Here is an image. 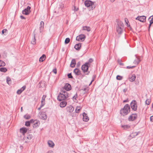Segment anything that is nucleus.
Returning <instances> with one entry per match:
<instances>
[{
  "label": "nucleus",
  "instance_id": "obj_1",
  "mask_svg": "<svg viewBox=\"0 0 153 153\" xmlns=\"http://www.w3.org/2000/svg\"><path fill=\"white\" fill-rule=\"evenodd\" d=\"M130 111V108L129 105L128 104H126L124 107L120 110V114L123 116L127 115Z\"/></svg>",
  "mask_w": 153,
  "mask_h": 153
},
{
  "label": "nucleus",
  "instance_id": "obj_2",
  "mask_svg": "<svg viewBox=\"0 0 153 153\" xmlns=\"http://www.w3.org/2000/svg\"><path fill=\"white\" fill-rule=\"evenodd\" d=\"M85 5L88 7H90V10L94 9L95 7L96 4L95 2H93L90 0H87L85 1Z\"/></svg>",
  "mask_w": 153,
  "mask_h": 153
},
{
  "label": "nucleus",
  "instance_id": "obj_3",
  "mask_svg": "<svg viewBox=\"0 0 153 153\" xmlns=\"http://www.w3.org/2000/svg\"><path fill=\"white\" fill-rule=\"evenodd\" d=\"M116 28L117 31L118 33L120 34L123 30V24L120 21L118 22Z\"/></svg>",
  "mask_w": 153,
  "mask_h": 153
},
{
  "label": "nucleus",
  "instance_id": "obj_4",
  "mask_svg": "<svg viewBox=\"0 0 153 153\" xmlns=\"http://www.w3.org/2000/svg\"><path fill=\"white\" fill-rule=\"evenodd\" d=\"M137 103L135 100L132 101L131 103V107L132 109L134 111H136L137 108Z\"/></svg>",
  "mask_w": 153,
  "mask_h": 153
},
{
  "label": "nucleus",
  "instance_id": "obj_5",
  "mask_svg": "<svg viewBox=\"0 0 153 153\" xmlns=\"http://www.w3.org/2000/svg\"><path fill=\"white\" fill-rule=\"evenodd\" d=\"M39 115L41 119L43 120H45L47 119V116L46 113L44 112L40 111Z\"/></svg>",
  "mask_w": 153,
  "mask_h": 153
},
{
  "label": "nucleus",
  "instance_id": "obj_6",
  "mask_svg": "<svg viewBox=\"0 0 153 153\" xmlns=\"http://www.w3.org/2000/svg\"><path fill=\"white\" fill-rule=\"evenodd\" d=\"M30 7L29 6H28L27 8H25L24 10L22 11V13L23 14L25 15H28L30 12Z\"/></svg>",
  "mask_w": 153,
  "mask_h": 153
},
{
  "label": "nucleus",
  "instance_id": "obj_7",
  "mask_svg": "<svg viewBox=\"0 0 153 153\" xmlns=\"http://www.w3.org/2000/svg\"><path fill=\"white\" fill-rule=\"evenodd\" d=\"M66 99L65 96L61 92L59 94L57 98V99L59 101L65 100Z\"/></svg>",
  "mask_w": 153,
  "mask_h": 153
},
{
  "label": "nucleus",
  "instance_id": "obj_8",
  "mask_svg": "<svg viewBox=\"0 0 153 153\" xmlns=\"http://www.w3.org/2000/svg\"><path fill=\"white\" fill-rule=\"evenodd\" d=\"M88 63H85L82 66V69L84 73L87 72L88 70Z\"/></svg>",
  "mask_w": 153,
  "mask_h": 153
},
{
  "label": "nucleus",
  "instance_id": "obj_9",
  "mask_svg": "<svg viewBox=\"0 0 153 153\" xmlns=\"http://www.w3.org/2000/svg\"><path fill=\"white\" fill-rule=\"evenodd\" d=\"M137 114H132L128 117L129 121H133L137 117Z\"/></svg>",
  "mask_w": 153,
  "mask_h": 153
},
{
  "label": "nucleus",
  "instance_id": "obj_10",
  "mask_svg": "<svg viewBox=\"0 0 153 153\" xmlns=\"http://www.w3.org/2000/svg\"><path fill=\"white\" fill-rule=\"evenodd\" d=\"M146 19V16H144L137 17L136 18V20H138L142 22H144L145 21Z\"/></svg>",
  "mask_w": 153,
  "mask_h": 153
},
{
  "label": "nucleus",
  "instance_id": "obj_11",
  "mask_svg": "<svg viewBox=\"0 0 153 153\" xmlns=\"http://www.w3.org/2000/svg\"><path fill=\"white\" fill-rule=\"evenodd\" d=\"M83 120L84 121L87 122L89 120V117L87 115V114L85 112H83L82 114Z\"/></svg>",
  "mask_w": 153,
  "mask_h": 153
},
{
  "label": "nucleus",
  "instance_id": "obj_12",
  "mask_svg": "<svg viewBox=\"0 0 153 153\" xmlns=\"http://www.w3.org/2000/svg\"><path fill=\"white\" fill-rule=\"evenodd\" d=\"M66 110L67 112L71 113L73 111L74 108L72 106L70 105L67 107Z\"/></svg>",
  "mask_w": 153,
  "mask_h": 153
},
{
  "label": "nucleus",
  "instance_id": "obj_13",
  "mask_svg": "<svg viewBox=\"0 0 153 153\" xmlns=\"http://www.w3.org/2000/svg\"><path fill=\"white\" fill-rule=\"evenodd\" d=\"M64 88L66 91H69L71 89V85L69 84L66 83L64 86Z\"/></svg>",
  "mask_w": 153,
  "mask_h": 153
},
{
  "label": "nucleus",
  "instance_id": "obj_14",
  "mask_svg": "<svg viewBox=\"0 0 153 153\" xmlns=\"http://www.w3.org/2000/svg\"><path fill=\"white\" fill-rule=\"evenodd\" d=\"M40 123L39 121L34 120L33 121V127L36 128L38 126L40 125Z\"/></svg>",
  "mask_w": 153,
  "mask_h": 153
},
{
  "label": "nucleus",
  "instance_id": "obj_15",
  "mask_svg": "<svg viewBox=\"0 0 153 153\" xmlns=\"http://www.w3.org/2000/svg\"><path fill=\"white\" fill-rule=\"evenodd\" d=\"M26 86L24 85L17 91L16 93L18 94H20L25 89Z\"/></svg>",
  "mask_w": 153,
  "mask_h": 153
},
{
  "label": "nucleus",
  "instance_id": "obj_16",
  "mask_svg": "<svg viewBox=\"0 0 153 153\" xmlns=\"http://www.w3.org/2000/svg\"><path fill=\"white\" fill-rule=\"evenodd\" d=\"M135 56L136 59L134 60L133 63L137 65L140 62V60L139 58L137 56V55H135Z\"/></svg>",
  "mask_w": 153,
  "mask_h": 153
},
{
  "label": "nucleus",
  "instance_id": "obj_17",
  "mask_svg": "<svg viewBox=\"0 0 153 153\" xmlns=\"http://www.w3.org/2000/svg\"><path fill=\"white\" fill-rule=\"evenodd\" d=\"M33 137V135L32 134H28L27 136L25 137L24 139H27V140L25 141L26 143H28L29 142V140H31Z\"/></svg>",
  "mask_w": 153,
  "mask_h": 153
},
{
  "label": "nucleus",
  "instance_id": "obj_18",
  "mask_svg": "<svg viewBox=\"0 0 153 153\" xmlns=\"http://www.w3.org/2000/svg\"><path fill=\"white\" fill-rule=\"evenodd\" d=\"M74 72L76 75H79L81 74L80 70L77 68H75L74 70Z\"/></svg>",
  "mask_w": 153,
  "mask_h": 153
},
{
  "label": "nucleus",
  "instance_id": "obj_19",
  "mask_svg": "<svg viewBox=\"0 0 153 153\" xmlns=\"http://www.w3.org/2000/svg\"><path fill=\"white\" fill-rule=\"evenodd\" d=\"M67 104V102L63 100L59 104V106L63 108L66 106Z\"/></svg>",
  "mask_w": 153,
  "mask_h": 153
},
{
  "label": "nucleus",
  "instance_id": "obj_20",
  "mask_svg": "<svg viewBox=\"0 0 153 153\" xmlns=\"http://www.w3.org/2000/svg\"><path fill=\"white\" fill-rule=\"evenodd\" d=\"M136 78V76L135 74H133L129 77V80L131 82L134 81Z\"/></svg>",
  "mask_w": 153,
  "mask_h": 153
},
{
  "label": "nucleus",
  "instance_id": "obj_21",
  "mask_svg": "<svg viewBox=\"0 0 153 153\" xmlns=\"http://www.w3.org/2000/svg\"><path fill=\"white\" fill-rule=\"evenodd\" d=\"M27 130L26 128H22L20 129V131L21 133H22L23 135L26 133Z\"/></svg>",
  "mask_w": 153,
  "mask_h": 153
},
{
  "label": "nucleus",
  "instance_id": "obj_22",
  "mask_svg": "<svg viewBox=\"0 0 153 153\" xmlns=\"http://www.w3.org/2000/svg\"><path fill=\"white\" fill-rule=\"evenodd\" d=\"M44 27V23L42 21L40 22L39 27V30L40 33L42 31V30L43 29Z\"/></svg>",
  "mask_w": 153,
  "mask_h": 153
},
{
  "label": "nucleus",
  "instance_id": "obj_23",
  "mask_svg": "<svg viewBox=\"0 0 153 153\" xmlns=\"http://www.w3.org/2000/svg\"><path fill=\"white\" fill-rule=\"evenodd\" d=\"M76 64V60L74 59H73L70 64V66L72 68H74L75 67Z\"/></svg>",
  "mask_w": 153,
  "mask_h": 153
},
{
  "label": "nucleus",
  "instance_id": "obj_24",
  "mask_svg": "<svg viewBox=\"0 0 153 153\" xmlns=\"http://www.w3.org/2000/svg\"><path fill=\"white\" fill-rule=\"evenodd\" d=\"M35 35V34L34 33L33 35V38L31 41V43L33 45H35L36 44Z\"/></svg>",
  "mask_w": 153,
  "mask_h": 153
},
{
  "label": "nucleus",
  "instance_id": "obj_25",
  "mask_svg": "<svg viewBox=\"0 0 153 153\" xmlns=\"http://www.w3.org/2000/svg\"><path fill=\"white\" fill-rule=\"evenodd\" d=\"M46 58V56L45 54H43L42 56L39 58V61L42 62L45 60Z\"/></svg>",
  "mask_w": 153,
  "mask_h": 153
},
{
  "label": "nucleus",
  "instance_id": "obj_26",
  "mask_svg": "<svg viewBox=\"0 0 153 153\" xmlns=\"http://www.w3.org/2000/svg\"><path fill=\"white\" fill-rule=\"evenodd\" d=\"M48 146L51 147H53L54 145V144L53 142L51 140H49L48 142Z\"/></svg>",
  "mask_w": 153,
  "mask_h": 153
},
{
  "label": "nucleus",
  "instance_id": "obj_27",
  "mask_svg": "<svg viewBox=\"0 0 153 153\" xmlns=\"http://www.w3.org/2000/svg\"><path fill=\"white\" fill-rule=\"evenodd\" d=\"M81 47V45L80 43L75 45L74 46L76 50H79Z\"/></svg>",
  "mask_w": 153,
  "mask_h": 153
},
{
  "label": "nucleus",
  "instance_id": "obj_28",
  "mask_svg": "<svg viewBox=\"0 0 153 153\" xmlns=\"http://www.w3.org/2000/svg\"><path fill=\"white\" fill-rule=\"evenodd\" d=\"M83 30L89 32L91 30V28L89 27L84 26L83 27Z\"/></svg>",
  "mask_w": 153,
  "mask_h": 153
},
{
  "label": "nucleus",
  "instance_id": "obj_29",
  "mask_svg": "<svg viewBox=\"0 0 153 153\" xmlns=\"http://www.w3.org/2000/svg\"><path fill=\"white\" fill-rule=\"evenodd\" d=\"M79 36L81 41H83L85 38V36L84 34H81L79 35Z\"/></svg>",
  "mask_w": 153,
  "mask_h": 153
},
{
  "label": "nucleus",
  "instance_id": "obj_30",
  "mask_svg": "<svg viewBox=\"0 0 153 153\" xmlns=\"http://www.w3.org/2000/svg\"><path fill=\"white\" fill-rule=\"evenodd\" d=\"M61 92L64 95V96H65L66 98L68 97V94L66 91H62Z\"/></svg>",
  "mask_w": 153,
  "mask_h": 153
},
{
  "label": "nucleus",
  "instance_id": "obj_31",
  "mask_svg": "<svg viewBox=\"0 0 153 153\" xmlns=\"http://www.w3.org/2000/svg\"><path fill=\"white\" fill-rule=\"evenodd\" d=\"M121 127L124 129H127L130 128V126L128 125H122Z\"/></svg>",
  "mask_w": 153,
  "mask_h": 153
},
{
  "label": "nucleus",
  "instance_id": "obj_32",
  "mask_svg": "<svg viewBox=\"0 0 153 153\" xmlns=\"http://www.w3.org/2000/svg\"><path fill=\"white\" fill-rule=\"evenodd\" d=\"M6 81L7 83L9 85L11 84V79L9 77H7L6 78Z\"/></svg>",
  "mask_w": 153,
  "mask_h": 153
},
{
  "label": "nucleus",
  "instance_id": "obj_33",
  "mask_svg": "<svg viewBox=\"0 0 153 153\" xmlns=\"http://www.w3.org/2000/svg\"><path fill=\"white\" fill-rule=\"evenodd\" d=\"M0 71L2 72H5L7 71V69L5 68H0Z\"/></svg>",
  "mask_w": 153,
  "mask_h": 153
},
{
  "label": "nucleus",
  "instance_id": "obj_34",
  "mask_svg": "<svg viewBox=\"0 0 153 153\" xmlns=\"http://www.w3.org/2000/svg\"><path fill=\"white\" fill-rule=\"evenodd\" d=\"M5 63L2 60H0V67H3L5 66Z\"/></svg>",
  "mask_w": 153,
  "mask_h": 153
},
{
  "label": "nucleus",
  "instance_id": "obj_35",
  "mask_svg": "<svg viewBox=\"0 0 153 153\" xmlns=\"http://www.w3.org/2000/svg\"><path fill=\"white\" fill-rule=\"evenodd\" d=\"M70 39L69 38H66L65 39V44H67L70 42Z\"/></svg>",
  "mask_w": 153,
  "mask_h": 153
},
{
  "label": "nucleus",
  "instance_id": "obj_36",
  "mask_svg": "<svg viewBox=\"0 0 153 153\" xmlns=\"http://www.w3.org/2000/svg\"><path fill=\"white\" fill-rule=\"evenodd\" d=\"M46 97V96L45 95H43L42 96V100L41 101V103H42L44 102L45 101V98Z\"/></svg>",
  "mask_w": 153,
  "mask_h": 153
},
{
  "label": "nucleus",
  "instance_id": "obj_37",
  "mask_svg": "<svg viewBox=\"0 0 153 153\" xmlns=\"http://www.w3.org/2000/svg\"><path fill=\"white\" fill-rule=\"evenodd\" d=\"M151 102V100L149 99L145 101L146 104L149 105L150 104Z\"/></svg>",
  "mask_w": 153,
  "mask_h": 153
},
{
  "label": "nucleus",
  "instance_id": "obj_38",
  "mask_svg": "<svg viewBox=\"0 0 153 153\" xmlns=\"http://www.w3.org/2000/svg\"><path fill=\"white\" fill-rule=\"evenodd\" d=\"M24 118L26 119H29L30 118V116L29 115H25L24 116Z\"/></svg>",
  "mask_w": 153,
  "mask_h": 153
},
{
  "label": "nucleus",
  "instance_id": "obj_39",
  "mask_svg": "<svg viewBox=\"0 0 153 153\" xmlns=\"http://www.w3.org/2000/svg\"><path fill=\"white\" fill-rule=\"evenodd\" d=\"M42 84V81H40L39 83V84H38V86L39 88H42L43 86V85Z\"/></svg>",
  "mask_w": 153,
  "mask_h": 153
},
{
  "label": "nucleus",
  "instance_id": "obj_40",
  "mask_svg": "<svg viewBox=\"0 0 153 153\" xmlns=\"http://www.w3.org/2000/svg\"><path fill=\"white\" fill-rule=\"evenodd\" d=\"M122 77L119 75H117L116 77V79L118 80H121L122 79Z\"/></svg>",
  "mask_w": 153,
  "mask_h": 153
},
{
  "label": "nucleus",
  "instance_id": "obj_41",
  "mask_svg": "<svg viewBox=\"0 0 153 153\" xmlns=\"http://www.w3.org/2000/svg\"><path fill=\"white\" fill-rule=\"evenodd\" d=\"M30 124V122L29 121H27L25 122V126H29Z\"/></svg>",
  "mask_w": 153,
  "mask_h": 153
},
{
  "label": "nucleus",
  "instance_id": "obj_42",
  "mask_svg": "<svg viewBox=\"0 0 153 153\" xmlns=\"http://www.w3.org/2000/svg\"><path fill=\"white\" fill-rule=\"evenodd\" d=\"M117 62L119 64L121 65H123V64L121 62V60L120 59H118Z\"/></svg>",
  "mask_w": 153,
  "mask_h": 153
},
{
  "label": "nucleus",
  "instance_id": "obj_43",
  "mask_svg": "<svg viewBox=\"0 0 153 153\" xmlns=\"http://www.w3.org/2000/svg\"><path fill=\"white\" fill-rule=\"evenodd\" d=\"M149 21L150 25H151L153 23V19H151L150 18H149Z\"/></svg>",
  "mask_w": 153,
  "mask_h": 153
},
{
  "label": "nucleus",
  "instance_id": "obj_44",
  "mask_svg": "<svg viewBox=\"0 0 153 153\" xmlns=\"http://www.w3.org/2000/svg\"><path fill=\"white\" fill-rule=\"evenodd\" d=\"M77 97V93H76V94L72 98L73 100H76V98Z\"/></svg>",
  "mask_w": 153,
  "mask_h": 153
},
{
  "label": "nucleus",
  "instance_id": "obj_45",
  "mask_svg": "<svg viewBox=\"0 0 153 153\" xmlns=\"http://www.w3.org/2000/svg\"><path fill=\"white\" fill-rule=\"evenodd\" d=\"M80 110V108H78V109L76 108L75 110V111L76 113H79Z\"/></svg>",
  "mask_w": 153,
  "mask_h": 153
},
{
  "label": "nucleus",
  "instance_id": "obj_46",
  "mask_svg": "<svg viewBox=\"0 0 153 153\" xmlns=\"http://www.w3.org/2000/svg\"><path fill=\"white\" fill-rule=\"evenodd\" d=\"M68 78H72L73 76L71 74V73L68 74Z\"/></svg>",
  "mask_w": 153,
  "mask_h": 153
},
{
  "label": "nucleus",
  "instance_id": "obj_47",
  "mask_svg": "<svg viewBox=\"0 0 153 153\" xmlns=\"http://www.w3.org/2000/svg\"><path fill=\"white\" fill-rule=\"evenodd\" d=\"M76 40L79 41H81L80 39V37L79 36H78L76 37Z\"/></svg>",
  "mask_w": 153,
  "mask_h": 153
},
{
  "label": "nucleus",
  "instance_id": "obj_48",
  "mask_svg": "<svg viewBox=\"0 0 153 153\" xmlns=\"http://www.w3.org/2000/svg\"><path fill=\"white\" fill-rule=\"evenodd\" d=\"M135 67V66H127V68L128 69L132 68H134Z\"/></svg>",
  "mask_w": 153,
  "mask_h": 153
},
{
  "label": "nucleus",
  "instance_id": "obj_49",
  "mask_svg": "<svg viewBox=\"0 0 153 153\" xmlns=\"http://www.w3.org/2000/svg\"><path fill=\"white\" fill-rule=\"evenodd\" d=\"M7 30L6 29H4L2 31V34H4Z\"/></svg>",
  "mask_w": 153,
  "mask_h": 153
},
{
  "label": "nucleus",
  "instance_id": "obj_50",
  "mask_svg": "<svg viewBox=\"0 0 153 153\" xmlns=\"http://www.w3.org/2000/svg\"><path fill=\"white\" fill-rule=\"evenodd\" d=\"M150 120L151 121L153 122V115L150 117Z\"/></svg>",
  "mask_w": 153,
  "mask_h": 153
},
{
  "label": "nucleus",
  "instance_id": "obj_51",
  "mask_svg": "<svg viewBox=\"0 0 153 153\" xmlns=\"http://www.w3.org/2000/svg\"><path fill=\"white\" fill-rule=\"evenodd\" d=\"M53 72L55 73L56 74V69H54L53 70Z\"/></svg>",
  "mask_w": 153,
  "mask_h": 153
},
{
  "label": "nucleus",
  "instance_id": "obj_52",
  "mask_svg": "<svg viewBox=\"0 0 153 153\" xmlns=\"http://www.w3.org/2000/svg\"><path fill=\"white\" fill-rule=\"evenodd\" d=\"M44 104H45L44 102L41 103V104L40 107L42 108V107H43L44 106Z\"/></svg>",
  "mask_w": 153,
  "mask_h": 153
},
{
  "label": "nucleus",
  "instance_id": "obj_53",
  "mask_svg": "<svg viewBox=\"0 0 153 153\" xmlns=\"http://www.w3.org/2000/svg\"><path fill=\"white\" fill-rule=\"evenodd\" d=\"M125 22L126 23V24H128V23L127 22H128V20L126 18H125Z\"/></svg>",
  "mask_w": 153,
  "mask_h": 153
},
{
  "label": "nucleus",
  "instance_id": "obj_54",
  "mask_svg": "<svg viewBox=\"0 0 153 153\" xmlns=\"http://www.w3.org/2000/svg\"><path fill=\"white\" fill-rule=\"evenodd\" d=\"M21 18L22 19H25V17L23 16H20Z\"/></svg>",
  "mask_w": 153,
  "mask_h": 153
},
{
  "label": "nucleus",
  "instance_id": "obj_55",
  "mask_svg": "<svg viewBox=\"0 0 153 153\" xmlns=\"http://www.w3.org/2000/svg\"><path fill=\"white\" fill-rule=\"evenodd\" d=\"M33 121H34V120H31L29 121L30 122V123H33Z\"/></svg>",
  "mask_w": 153,
  "mask_h": 153
},
{
  "label": "nucleus",
  "instance_id": "obj_56",
  "mask_svg": "<svg viewBox=\"0 0 153 153\" xmlns=\"http://www.w3.org/2000/svg\"><path fill=\"white\" fill-rule=\"evenodd\" d=\"M94 80V78L93 79L91 80V82L89 85V86H90L92 83V82Z\"/></svg>",
  "mask_w": 153,
  "mask_h": 153
},
{
  "label": "nucleus",
  "instance_id": "obj_57",
  "mask_svg": "<svg viewBox=\"0 0 153 153\" xmlns=\"http://www.w3.org/2000/svg\"><path fill=\"white\" fill-rule=\"evenodd\" d=\"M74 10L75 11H77V9H76V7L75 6H74Z\"/></svg>",
  "mask_w": 153,
  "mask_h": 153
},
{
  "label": "nucleus",
  "instance_id": "obj_58",
  "mask_svg": "<svg viewBox=\"0 0 153 153\" xmlns=\"http://www.w3.org/2000/svg\"><path fill=\"white\" fill-rule=\"evenodd\" d=\"M80 108V109H81V107H80V106H78L76 107V108L78 109V108Z\"/></svg>",
  "mask_w": 153,
  "mask_h": 153
},
{
  "label": "nucleus",
  "instance_id": "obj_59",
  "mask_svg": "<svg viewBox=\"0 0 153 153\" xmlns=\"http://www.w3.org/2000/svg\"><path fill=\"white\" fill-rule=\"evenodd\" d=\"M89 61L90 62H91L93 61V60L92 59H90Z\"/></svg>",
  "mask_w": 153,
  "mask_h": 153
},
{
  "label": "nucleus",
  "instance_id": "obj_60",
  "mask_svg": "<svg viewBox=\"0 0 153 153\" xmlns=\"http://www.w3.org/2000/svg\"><path fill=\"white\" fill-rule=\"evenodd\" d=\"M47 153H53V152L52 151L48 152Z\"/></svg>",
  "mask_w": 153,
  "mask_h": 153
},
{
  "label": "nucleus",
  "instance_id": "obj_61",
  "mask_svg": "<svg viewBox=\"0 0 153 153\" xmlns=\"http://www.w3.org/2000/svg\"><path fill=\"white\" fill-rule=\"evenodd\" d=\"M127 91V89H123V92H125L126 91Z\"/></svg>",
  "mask_w": 153,
  "mask_h": 153
},
{
  "label": "nucleus",
  "instance_id": "obj_62",
  "mask_svg": "<svg viewBox=\"0 0 153 153\" xmlns=\"http://www.w3.org/2000/svg\"><path fill=\"white\" fill-rule=\"evenodd\" d=\"M79 65H80V62H78L77 63V66H79Z\"/></svg>",
  "mask_w": 153,
  "mask_h": 153
},
{
  "label": "nucleus",
  "instance_id": "obj_63",
  "mask_svg": "<svg viewBox=\"0 0 153 153\" xmlns=\"http://www.w3.org/2000/svg\"><path fill=\"white\" fill-rule=\"evenodd\" d=\"M115 0H110L111 2H113Z\"/></svg>",
  "mask_w": 153,
  "mask_h": 153
},
{
  "label": "nucleus",
  "instance_id": "obj_64",
  "mask_svg": "<svg viewBox=\"0 0 153 153\" xmlns=\"http://www.w3.org/2000/svg\"><path fill=\"white\" fill-rule=\"evenodd\" d=\"M41 108H41V107H40L39 108H38V110H40V109H41Z\"/></svg>",
  "mask_w": 153,
  "mask_h": 153
}]
</instances>
